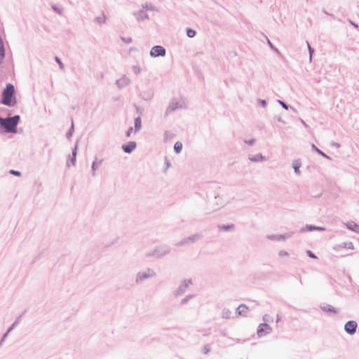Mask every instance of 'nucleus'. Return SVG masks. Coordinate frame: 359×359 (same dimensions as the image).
<instances>
[{
    "mask_svg": "<svg viewBox=\"0 0 359 359\" xmlns=\"http://www.w3.org/2000/svg\"><path fill=\"white\" fill-rule=\"evenodd\" d=\"M0 102L10 107H14L16 104L15 90L12 83H7L4 88L1 95Z\"/></svg>",
    "mask_w": 359,
    "mask_h": 359,
    "instance_id": "f257e3e1",
    "label": "nucleus"
},
{
    "mask_svg": "<svg viewBox=\"0 0 359 359\" xmlns=\"http://www.w3.org/2000/svg\"><path fill=\"white\" fill-rule=\"evenodd\" d=\"M20 119L19 115L8 116L6 118L0 116V128L4 129V133H15Z\"/></svg>",
    "mask_w": 359,
    "mask_h": 359,
    "instance_id": "f03ea898",
    "label": "nucleus"
},
{
    "mask_svg": "<svg viewBox=\"0 0 359 359\" xmlns=\"http://www.w3.org/2000/svg\"><path fill=\"white\" fill-rule=\"evenodd\" d=\"M170 248L167 245L156 246L151 252L147 254V257H154L161 258L170 252Z\"/></svg>",
    "mask_w": 359,
    "mask_h": 359,
    "instance_id": "7ed1b4c3",
    "label": "nucleus"
},
{
    "mask_svg": "<svg viewBox=\"0 0 359 359\" xmlns=\"http://www.w3.org/2000/svg\"><path fill=\"white\" fill-rule=\"evenodd\" d=\"M156 273L154 269L148 268L144 271H139L136 275L135 283L136 284H140L145 280L155 277Z\"/></svg>",
    "mask_w": 359,
    "mask_h": 359,
    "instance_id": "20e7f679",
    "label": "nucleus"
},
{
    "mask_svg": "<svg viewBox=\"0 0 359 359\" xmlns=\"http://www.w3.org/2000/svg\"><path fill=\"white\" fill-rule=\"evenodd\" d=\"M203 237L202 234L201 233H195L190 236L186 237L183 238L182 241H180L179 243H176V246H182V245H189L191 243H194L201 239Z\"/></svg>",
    "mask_w": 359,
    "mask_h": 359,
    "instance_id": "39448f33",
    "label": "nucleus"
},
{
    "mask_svg": "<svg viewBox=\"0 0 359 359\" xmlns=\"http://www.w3.org/2000/svg\"><path fill=\"white\" fill-rule=\"evenodd\" d=\"M192 284L191 280L190 279H184L183 280L180 286L177 288V290L174 292V296L175 297H178L182 295L186 292L187 288L190 285Z\"/></svg>",
    "mask_w": 359,
    "mask_h": 359,
    "instance_id": "423d86ee",
    "label": "nucleus"
},
{
    "mask_svg": "<svg viewBox=\"0 0 359 359\" xmlns=\"http://www.w3.org/2000/svg\"><path fill=\"white\" fill-rule=\"evenodd\" d=\"M166 54V50L164 47L161 46H154L151 48L150 50V55L154 57H163Z\"/></svg>",
    "mask_w": 359,
    "mask_h": 359,
    "instance_id": "0eeeda50",
    "label": "nucleus"
},
{
    "mask_svg": "<svg viewBox=\"0 0 359 359\" xmlns=\"http://www.w3.org/2000/svg\"><path fill=\"white\" fill-rule=\"evenodd\" d=\"M272 332V328L266 323H261L257 328V334L259 337H264Z\"/></svg>",
    "mask_w": 359,
    "mask_h": 359,
    "instance_id": "6e6552de",
    "label": "nucleus"
},
{
    "mask_svg": "<svg viewBox=\"0 0 359 359\" xmlns=\"http://www.w3.org/2000/svg\"><path fill=\"white\" fill-rule=\"evenodd\" d=\"M357 327L358 323L356 321L348 320L344 325V330L347 334L353 335L356 332Z\"/></svg>",
    "mask_w": 359,
    "mask_h": 359,
    "instance_id": "1a4fd4ad",
    "label": "nucleus"
},
{
    "mask_svg": "<svg viewBox=\"0 0 359 359\" xmlns=\"http://www.w3.org/2000/svg\"><path fill=\"white\" fill-rule=\"evenodd\" d=\"M293 233H286L285 234H280V235H267L266 238L269 240L274 241H285L287 238H290L292 237Z\"/></svg>",
    "mask_w": 359,
    "mask_h": 359,
    "instance_id": "9d476101",
    "label": "nucleus"
},
{
    "mask_svg": "<svg viewBox=\"0 0 359 359\" xmlns=\"http://www.w3.org/2000/svg\"><path fill=\"white\" fill-rule=\"evenodd\" d=\"M183 108L182 104H181L180 102L177 101H171L165 111V116H168L169 114L175 111V110L178 109Z\"/></svg>",
    "mask_w": 359,
    "mask_h": 359,
    "instance_id": "9b49d317",
    "label": "nucleus"
},
{
    "mask_svg": "<svg viewBox=\"0 0 359 359\" xmlns=\"http://www.w3.org/2000/svg\"><path fill=\"white\" fill-rule=\"evenodd\" d=\"M137 147V143L135 141H130L126 144L121 146L123 151L126 154L132 153Z\"/></svg>",
    "mask_w": 359,
    "mask_h": 359,
    "instance_id": "f8f14e48",
    "label": "nucleus"
},
{
    "mask_svg": "<svg viewBox=\"0 0 359 359\" xmlns=\"http://www.w3.org/2000/svg\"><path fill=\"white\" fill-rule=\"evenodd\" d=\"M130 83V79H128L126 76H123L121 79H118L116 82L117 87L119 89H122L127 86H128Z\"/></svg>",
    "mask_w": 359,
    "mask_h": 359,
    "instance_id": "ddd939ff",
    "label": "nucleus"
},
{
    "mask_svg": "<svg viewBox=\"0 0 359 359\" xmlns=\"http://www.w3.org/2000/svg\"><path fill=\"white\" fill-rule=\"evenodd\" d=\"M248 307L246 305L241 304L236 309V311L238 315L245 316L248 313Z\"/></svg>",
    "mask_w": 359,
    "mask_h": 359,
    "instance_id": "4468645a",
    "label": "nucleus"
},
{
    "mask_svg": "<svg viewBox=\"0 0 359 359\" xmlns=\"http://www.w3.org/2000/svg\"><path fill=\"white\" fill-rule=\"evenodd\" d=\"M320 309L325 312L333 313L335 314L338 313V310L330 304L321 305Z\"/></svg>",
    "mask_w": 359,
    "mask_h": 359,
    "instance_id": "2eb2a0df",
    "label": "nucleus"
},
{
    "mask_svg": "<svg viewBox=\"0 0 359 359\" xmlns=\"http://www.w3.org/2000/svg\"><path fill=\"white\" fill-rule=\"evenodd\" d=\"M142 128V119L140 116L135 118L134 119V132L135 133L140 131Z\"/></svg>",
    "mask_w": 359,
    "mask_h": 359,
    "instance_id": "dca6fc26",
    "label": "nucleus"
},
{
    "mask_svg": "<svg viewBox=\"0 0 359 359\" xmlns=\"http://www.w3.org/2000/svg\"><path fill=\"white\" fill-rule=\"evenodd\" d=\"M134 15H135L136 19L138 22L143 20L149 19L148 14L143 12L142 11H138L137 13H134Z\"/></svg>",
    "mask_w": 359,
    "mask_h": 359,
    "instance_id": "f3484780",
    "label": "nucleus"
},
{
    "mask_svg": "<svg viewBox=\"0 0 359 359\" xmlns=\"http://www.w3.org/2000/svg\"><path fill=\"white\" fill-rule=\"evenodd\" d=\"M346 227L355 233H359V225L354 222H350L346 224Z\"/></svg>",
    "mask_w": 359,
    "mask_h": 359,
    "instance_id": "a211bd4d",
    "label": "nucleus"
},
{
    "mask_svg": "<svg viewBox=\"0 0 359 359\" xmlns=\"http://www.w3.org/2000/svg\"><path fill=\"white\" fill-rule=\"evenodd\" d=\"M77 147H78V141H76L74 148L72 151V158L70 159L71 163L74 165L76 161V154H77Z\"/></svg>",
    "mask_w": 359,
    "mask_h": 359,
    "instance_id": "6ab92c4d",
    "label": "nucleus"
},
{
    "mask_svg": "<svg viewBox=\"0 0 359 359\" xmlns=\"http://www.w3.org/2000/svg\"><path fill=\"white\" fill-rule=\"evenodd\" d=\"M311 149L313 151H316V153H318L320 156H323L324 158L331 160V158L329 156H327L323 151H321L320 149H318L314 144H311Z\"/></svg>",
    "mask_w": 359,
    "mask_h": 359,
    "instance_id": "aec40b11",
    "label": "nucleus"
},
{
    "mask_svg": "<svg viewBox=\"0 0 359 359\" xmlns=\"http://www.w3.org/2000/svg\"><path fill=\"white\" fill-rule=\"evenodd\" d=\"M249 159L252 162H260L265 160V156L262 154H257L255 156H250Z\"/></svg>",
    "mask_w": 359,
    "mask_h": 359,
    "instance_id": "412c9836",
    "label": "nucleus"
},
{
    "mask_svg": "<svg viewBox=\"0 0 359 359\" xmlns=\"http://www.w3.org/2000/svg\"><path fill=\"white\" fill-rule=\"evenodd\" d=\"M302 163L299 160H295L292 163V168H294V171L297 175H300V167Z\"/></svg>",
    "mask_w": 359,
    "mask_h": 359,
    "instance_id": "4be33fe9",
    "label": "nucleus"
},
{
    "mask_svg": "<svg viewBox=\"0 0 359 359\" xmlns=\"http://www.w3.org/2000/svg\"><path fill=\"white\" fill-rule=\"evenodd\" d=\"M102 162V160H100L99 162H97V158H95V161L93 162L91 169H92V175H95V170L100 167Z\"/></svg>",
    "mask_w": 359,
    "mask_h": 359,
    "instance_id": "5701e85b",
    "label": "nucleus"
},
{
    "mask_svg": "<svg viewBox=\"0 0 359 359\" xmlns=\"http://www.w3.org/2000/svg\"><path fill=\"white\" fill-rule=\"evenodd\" d=\"M278 102L282 106L283 108H284L286 110H288L289 109H290L291 110H292L294 112L297 113V110L295 108H294L292 106H290L288 105L286 102H283V100H278Z\"/></svg>",
    "mask_w": 359,
    "mask_h": 359,
    "instance_id": "b1692460",
    "label": "nucleus"
},
{
    "mask_svg": "<svg viewBox=\"0 0 359 359\" xmlns=\"http://www.w3.org/2000/svg\"><path fill=\"white\" fill-rule=\"evenodd\" d=\"M218 228H219V230L225 231H231V230L233 229L234 224H222V225L218 226Z\"/></svg>",
    "mask_w": 359,
    "mask_h": 359,
    "instance_id": "393cba45",
    "label": "nucleus"
},
{
    "mask_svg": "<svg viewBox=\"0 0 359 359\" xmlns=\"http://www.w3.org/2000/svg\"><path fill=\"white\" fill-rule=\"evenodd\" d=\"M316 226L315 225L312 224H306V226L302 227L300 230L301 232H304L306 231H316Z\"/></svg>",
    "mask_w": 359,
    "mask_h": 359,
    "instance_id": "a878e982",
    "label": "nucleus"
},
{
    "mask_svg": "<svg viewBox=\"0 0 359 359\" xmlns=\"http://www.w3.org/2000/svg\"><path fill=\"white\" fill-rule=\"evenodd\" d=\"M337 248H347V249H353V244L352 242H344L337 245Z\"/></svg>",
    "mask_w": 359,
    "mask_h": 359,
    "instance_id": "bb28decb",
    "label": "nucleus"
},
{
    "mask_svg": "<svg viewBox=\"0 0 359 359\" xmlns=\"http://www.w3.org/2000/svg\"><path fill=\"white\" fill-rule=\"evenodd\" d=\"M231 315V311L227 309V308H224L222 310V317L224 319H229L230 318Z\"/></svg>",
    "mask_w": 359,
    "mask_h": 359,
    "instance_id": "cd10ccee",
    "label": "nucleus"
},
{
    "mask_svg": "<svg viewBox=\"0 0 359 359\" xmlns=\"http://www.w3.org/2000/svg\"><path fill=\"white\" fill-rule=\"evenodd\" d=\"M195 297V294H189L186 296L184 298H183L180 302V305L183 306L187 304V302L191 300V299Z\"/></svg>",
    "mask_w": 359,
    "mask_h": 359,
    "instance_id": "c85d7f7f",
    "label": "nucleus"
},
{
    "mask_svg": "<svg viewBox=\"0 0 359 359\" xmlns=\"http://www.w3.org/2000/svg\"><path fill=\"white\" fill-rule=\"evenodd\" d=\"M182 144L180 142H177L174 145V151L175 153L179 154L182 151Z\"/></svg>",
    "mask_w": 359,
    "mask_h": 359,
    "instance_id": "c756f323",
    "label": "nucleus"
},
{
    "mask_svg": "<svg viewBox=\"0 0 359 359\" xmlns=\"http://www.w3.org/2000/svg\"><path fill=\"white\" fill-rule=\"evenodd\" d=\"M142 8L149 11H157L155 6H154L151 4L146 3L142 4Z\"/></svg>",
    "mask_w": 359,
    "mask_h": 359,
    "instance_id": "7c9ffc66",
    "label": "nucleus"
},
{
    "mask_svg": "<svg viewBox=\"0 0 359 359\" xmlns=\"http://www.w3.org/2000/svg\"><path fill=\"white\" fill-rule=\"evenodd\" d=\"M22 318V315H20V316H18L16 320H15V322L11 325V326L8 329V332H11L16 326L17 325L20 323V319Z\"/></svg>",
    "mask_w": 359,
    "mask_h": 359,
    "instance_id": "2f4dec72",
    "label": "nucleus"
},
{
    "mask_svg": "<svg viewBox=\"0 0 359 359\" xmlns=\"http://www.w3.org/2000/svg\"><path fill=\"white\" fill-rule=\"evenodd\" d=\"M196 31L191 29V28H188L187 29V35L188 37L189 38H193L196 36Z\"/></svg>",
    "mask_w": 359,
    "mask_h": 359,
    "instance_id": "473e14b6",
    "label": "nucleus"
},
{
    "mask_svg": "<svg viewBox=\"0 0 359 359\" xmlns=\"http://www.w3.org/2000/svg\"><path fill=\"white\" fill-rule=\"evenodd\" d=\"M74 131V122H73V120H72L71 127H70L68 133H67V138H70L72 136Z\"/></svg>",
    "mask_w": 359,
    "mask_h": 359,
    "instance_id": "72a5a7b5",
    "label": "nucleus"
},
{
    "mask_svg": "<svg viewBox=\"0 0 359 359\" xmlns=\"http://www.w3.org/2000/svg\"><path fill=\"white\" fill-rule=\"evenodd\" d=\"M306 43H307V46H308V50H309V58H310V61H311L312 60V56H313V54L315 52V50L314 48H313L309 43L308 41H306Z\"/></svg>",
    "mask_w": 359,
    "mask_h": 359,
    "instance_id": "f704fd0d",
    "label": "nucleus"
},
{
    "mask_svg": "<svg viewBox=\"0 0 359 359\" xmlns=\"http://www.w3.org/2000/svg\"><path fill=\"white\" fill-rule=\"evenodd\" d=\"M133 71L135 74H139L142 72V69L137 65H134L133 66Z\"/></svg>",
    "mask_w": 359,
    "mask_h": 359,
    "instance_id": "c9c22d12",
    "label": "nucleus"
},
{
    "mask_svg": "<svg viewBox=\"0 0 359 359\" xmlns=\"http://www.w3.org/2000/svg\"><path fill=\"white\" fill-rule=\"evenodd\" d=\"M55 60L59 65V67L61 69H63L65 68L64 64L58 57H55Z\"/></svg>",
    "mask_w": 359,
    "mask_h": 359,
    "instance_id": "e433bc0d",
    "label": "nucleus"
},
{
    "mask_svg": "<svg viewBox=\"0 0 359 359\" xmlns=\"http://www.w3.org/2000/svg\"><path fill=\"white\" fill-rule=\"evenodd\" d=\"M202 351L204 354H208L210 351V348L208 345H205L203 347Z\"/></svg>",
    "mask_w": 359,
    "mask_h": 359,
    "instance_id": "4c0bfd02",
    "label": "nucleus"
},
{
    "mask_svg": "<svg viewBox=\"0 0 359 359\" xmlns=\"http://www.w3.org/2000/svg\"><path fill=\"white\" fill-rule=\"evenodd\" d=\"M258 104L259 107H265L266 106V101L265 100H258Z\"/></svg>",
    "mask_w": 359,
    "mask_h": 359,
    "instance_id": "58836bf2",
    "label": "nucleus"
},
{
    "mask_svg": "<svg viewBox=\"0 0 359 359\" xmlns=\"http://www.w3.org/2000/svg\"><path fill=\"white\" fill-rule=\"evenodd\" d=\"M133 130H134L133 128V127H130L128 129V130L126 132V137H130Z\"/></svg>",
    "mask_w": 359,
    "mask_h": 359,
    "instance_id": "ea45409f",
    "label": "nucleus"
},
{
    "mask_svg": "<svg viewBox=\"0 0 359 359\" xmlns=\"http://www.w3.org/2000/svg\"><path fill=\"white\" fill-rule=\"evenodd\" d=\"M121 40L125 42L126 43H130L133 42V39L131 37H128V38H125V37H121Z\"/></svg>",
    "mask_w": 359,
    "mask_h": 359,
    "instance_id": "a19ab883",
    "label": "nucleus"
},
{
    "mask_svg": "<svg viewBox=\"0 0 359 359\" xmlns=\"http://www.w3.org/2000/svg\"><path fill=\"white\" fill-rule=\"evenodd\" d=\"M10 173L13 175L18 176V177L21 176V172H20L18 170H10Z\"/></svg>",
    "mask_w": 359,
    "mask_h": 359,
    "instance_id": "79ce46f5",
    "label": "nucleus"
},
{
    "mask_svg": "<svg viewBox=\"0 0 359 359\" xmlns=\"http://www.w3.org/2000/svg\"><path fill=\"white\" fill-rule=\"evenodd\" d=\"M306 254L311 258H313V259H316L317 258L316 255L312 251H311V250H307L306 251Z\"/></svg>",
    "mask_w": 359,
    "mask_h": 359,
    "instance_id": "37998d69",
    "label": "nucleus"
},
{
    "mask_svg": "<svg viewBox=\"0 0 359 359\" xmlns=\"http://www.w3.org/2000/svg\"><path fill=\"white\" fill-rule=\"evenodd\" d=\"M95 21L100 25H102V23L105 22V19H103L102 17H97L95 18Z\"/></svg>",
    "mask_w": 359,
    "mask_h": 359,
    "instance_id": "c03bdc74",
    "label": "nucleus"
},
{
    "mask_svg": "<svg viewBox=\"0 0 359 359\" xmlns=\"http://www.w3.org/2000/svg\"><path fill=\"white\" fill-rule=\"evenodd\" d=\"M268 43H269V46H270V48H271V49H273L275 52H276V53H278V54H280L279 50H278L276 48H275V47L273 46V45L271 43V42L269 40H268Z\"/></svg>",
    "mask_w": 359,
    "mask_h": 359,
    "instance_id": "a18cd8bd",
    "label": "nucleus"
},
{
    "mask_svg": "<svg viewBox=\"0 0 359 359\" xmlns=\"http://www.w3.org/2000/svg\"><path fill=\"white\" fill-rule=\"evenodd\" d=\"M11 332H8V330L6 331V332L5 334H4V335L2 336L1 339V343H4V341L6 340V337H8V334L10 333Z\"/></svg>",
    "mask_w": 359,
    "mask_h": 359,
    "instance_id": "49530a36",
    "label": "nucleus"
},
{
    "mask_svg": "<svg viewBox=\"0 0 359 359\" xmlns=\"http://www.w3.org/2000/svg\"><path fill=\"white\" fill-rule=\"evenodd\" d=\"M278 255L280 257H285V256H289V254L287 252L285 251V250H280L279 252H278Z\"/></svg>",
    "mask_w": 359,
    "mask_h": 359,
    "instance_id": "de8ad7c7",
    "label": "nucleus"
},
{
    "mask_svg": "<svg viewBox=\"0 0 359 359\" xmlns=\"http://www.w3.org/2000/svg\"><path fill=\"white\" fill-rule=\"evenodd\" d=\"M53 9L57 12L58 14L62 15V10L57 7V6L53 5L52 6Z\"/></svg>",
    "mask_w": 359,
    "mask_h": 359,
    "instance_id": "09e8293b",
    "label": "nucleus"
},
{
    "mask_svg": "<svg viewBox=\"0 0 359 359\" xmlns=\"http://www.w3.org/2000/svg\"><path fill=\"white\" fill-rule=\"evenodd\" d=\"M245 142L247 143L248 144L250 145V146H252L255 143V139H251V140H245Z\"/></svg>",
    "mask_w": 359,
    "mask_h": 359,
    "instance_id": "8fccbe9b",
    "label": "nucleus"
},
{
    "mask_svg": "<svg viewBox=\"0 0 359 359\" xmlns=\"http://www.w3.org/2000/svg\"><path fill=\"white\" fill-rule=\"evenodd\" d=\"M142 99H144V100H148L149 99H151V95L150 94H146V95H142Z\"/></svg>",
    "mask_w": 359,
    "mask_h": 359,
    "instance_id": "3c124183",
    "label": "nucleus"
},
{
    "mask_svg": "<svg viewBox=\"0 0 359 359\" xmlns=\"http://www.w3.org/2000/svg\"><path fill=\"white\" fill-rule=\"evenodd\" d=\"M263 320L266 323V322H269V316L266 314L263 316Z\"/></svg>",
    "mask_w": 359,
    "mask_h": 359,
    "instance_id": "603ef678",
    "label": "nucleus"
},
{
    "mask_svg": "<svg viewBox=\"0 0 359 359\" xmlns=\"http://www.w3.org/2000/svg\"><path fill=\"white\" fill-rule=\"evenodd\" d=\"M316 231H324L325 228L323 226H316Z\"/></svg>",
    "mask_w": 359,
    "mask_h": 359,
    "instance_id": "864d4df0",
    "label": "nucleus"
},
{
    "mask_svg": "<svg viewBox=\"0 0 359 359\" xmlns=\"http://www.w3.org/2000/svg\"><path fill=\"white\" fill-rule=\"evenodd\" d=\"M4 57H5V54H2L1 55H0V65L2 64Z\"/></svg>",
    "mask_w": 359,
    "mask_h": 359,
    "instance_id": "5fc2aeb1",
    "label": "nucleus"
},
{
    "mask_svg": "<svg viewBox=\"0 0 359 359\" xmlns=\"http://www.w3.org/2000/svg\"><path fill=\"white\" fill-rule=\"evenodd\" d=\"M165 161L167 168H168L170 166V163L168 162V160L166 157L165 158Z\"/></svg>",
    "mask_w": 359,
    "mask_h": 359,
    "instance_id": "6e6d98bb",
    "label": "nucleus"
},
{
    "mask_svg": "<svg viewBox=\"0 0 359 359\" xmlns=\"http://www.w3.org/2000/svg\"><path fill=\"white\" fill-rule=\"evenodd\" d=\"M280 321V316L278 314L276 316V323H279Z\"/></svg>",
    "mask_w": 359,
    "mask_h": 359,
    "instance_id": "4d7b16f0",
    "label": "nucleus"
},
{
    "mask_svg": "<svg viewBox=\"0 0 359 359\" xmlns=\"http://www.w3.org/2000/svg\"><path fill=\"white\" fill-rule=\"evenodd\" d=\"M277 121H279V122H281V123H285V121L282 119L281 117L277 118Z\"/></svg>",
    "mask_w": 359,
    "mask_h": 359,
    "instance_id": "13d9d810",
    "label": "nucleus"
},
{
    "mask_svg": "<svg viewBox=\"0 0 359 359\" xmlns=\"http://www.w3.org/2000/svg\"><path fill=\"white\" fill-rule=\"evenodd\" d=\"M332 144H333L334 146L337 147H339V146H340V145H339V143H337V142H334Z\"/></svg>",
    "mask_w": 359,
    "mask_h": 359,
    "instance_id": "bf43d9fd",
    "label": "nucleus"
},
{
    "mask_svg": "<svg viewBox=\"0 0 359 359\" xmlns=\"http://www.w3.org/2000/svg\"><path fill=\"white\" fill-rule=\"evenodd\" d=\"M351 24H352L354 27H358V25H357L355 23H354V22H351Z\"/></svg>",
    "mask_w": 359,
    "mask_h": 359,
    "instance_id": "052dcab7",
    "label": "nucleus"
},
{
    "mask_svg": "<svg viewBox=\"0 0 359 359\" xmlns=\"http://www.w3.org/2000/svg\"><path fill=\"white\" fill-rule=\"evenodd\" d=\"M219 207H216V208H212V210L214 211V210H217V209H219Z\"/></svg>",
    "mask_w": 359,
    "mask_h": 359,
    "instance_id": "680f3d73",
    "label": "nucleus"
},
{
    "mask_svg": "<svg viewBox=\"0 0 359 359\" xmlns=\"http://www.w3.org/2000/svg\"><path fill=\"white\" fill-rule=\"evenodd\" d=\"M215 200H219V199H220V198H219V196H215Z\"/></svg>",
    "mask_w": 359,
    "mask_h": 359,
    "instance_id": "e2e57ef3",
    "label": "nucleus"
},
{
    "mask_svg": "<svg viewBox=\"0 0 359 359\" xmlns=\"http://www.w3.org/2000/svg\"><path fill=\"white\" fill-rule=\"evenodd\" d=\"M358 332H359V329H358Z\"/></svg>",
    "mask_w": 359,
    "mask_h": 359,
    "instance_id": "0e129e2a",
    "label": "nucleus"
}]
</instances>
